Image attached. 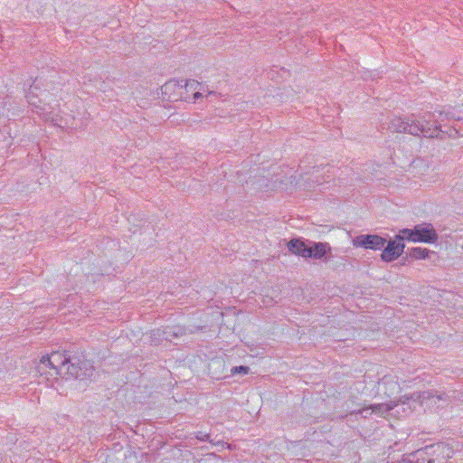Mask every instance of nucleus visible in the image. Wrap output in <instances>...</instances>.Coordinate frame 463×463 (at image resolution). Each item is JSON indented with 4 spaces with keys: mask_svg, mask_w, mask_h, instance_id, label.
<instances>
[{
    "mask_svg": "<svg viewBox=\"0 0 463 463\" xmlns=\"http://www.w3.org/2000/svg\"><path fill=\"white\" fill-rule=\"evenodd\" d=\"M430 117H435V114L427 112L420 119H417L414 115L407 118H394L391 120L389 128L394 132L409 133L417 137L422 135L425 137H438L439 127L429 126Z\"/></svg>",
    "mask_w": 463,
    "mask_h": 463,
    "instance_id": "f257e3e1",
    "label": "nucleus"
},
{
    "mask_svg": "<svg viewBox=\"0 0 463 463\" xmlns=\"http://www.w3.org/2000/svg\"><path fill=\"white\" fill-rule=\"evenodd\" d=\"M94 368L88 361H82L79 356L71 355L70 362L63 370L61 377L66 379L83 380L91 377Z\"/></svg>",
    "mask_w": 463,
    "mask_h": 463,
    "instance_id": "f03ea898",
    "label": "nucleus"
},
{
    "mask_svg": "<svg viewBox=\"0 0 463 463\" xmlns=\"http://www.w3.org/2000/svg\"><path fill=\"white\" fill-rule=\"evenodd\" d=\"M406 401H413L419 402L422 406L428 408H439L445 407L449 404L448 395L445 393L438 394L436 391H424L421 392L412 393L411 396H403Z\"/></svg>",
    "mask_w": 463,
    "mask_h": 463,
    "instance_id": "7ed1b4c3",
    "label": "nucleus"
},
{
    "mask_svg": "<svg viewBox=\"0 0 463 463\" xmlns=\"http://www.w3.org/2000/svg\"><path fill=\"white\" fill-rule=\"evenodd\" d=\"M33 91L26 94L28 103L36 109V112L43 117L46 121H57L59 117V109L52 106L49 102L43 101V104H38L32 97Z\"/></svg>",
    "mask_w": 463,
    "mask_h": 463,
    "instance_id": "20e7f679",
    "label": "nucleus"
},
{
    "mask_svg": "<svg viewBox=\"0 0 463 463\" xmlns=\"http://www.w3.org/2000/svg\"><path fill=\"white\" fill-rule=\"evenodd\" d=\"M353 245L371 250H380L384 247L386 240L376 234L358 235L353 239Z\"/></svg>",
    "mask_w": 463,
    "mask_h": 463,
    "instance_id": "39448f33",
    "label": "nucleus"
},
{
    "mask_svg": "<svg viewBox=\"0 0 463 463\" xmlns=\"http://www.w3.org/2000/svg\"><path fill=\"white\" fill-rule=\"evenodd\" d=\"M427 451L437 460L436 463H444L453 454V449L445 442L429 445L427 446Z\"/></svg>",
    "mask_w": 463,
    "mask_h": 463,
    "instance_id": "423d86ee",
    "label": "nucleus"
},
{
    "mask_svg": "<svg viewBox=\"0 0 463 463\" xmlns=\"http://www.w3.org/2000/svg\"><path fill=\"white\" fill-rule=\"evenodd\" d=\"M404 247V243L395 236L394 240L388 241L382 253V259L387 262L396 260L402 253Z\"/></svg>",
    "mask_w": 463,
    "mask_h": 463,
    "instance_id": "0eeeda50",
    "label": "nucleus"
},
{
    "mask_svg": "<svg viewBox=\"0 0 463 463\" xmlns=\"http://www.w3.org/2000/svg\"><path fill=\"white\" fill-rule=\"evenodd\" d=\"M418 241L433 243L438 240V234L430 223H422L415 226Z\"/></svg>",
    "mask_w": 463,
    "mask_h": 463,
    "instance_id": "6e6552de",
    "label": "nucleus"
},
{
    "mask_svg": "<svg viewBox=\"0 0 463 463\" xmlns=\"http://www.w3.org/2000/svg\"><path fill=\"white\" fill-rule=\"evenodd\" d=\"M46 357H49L47 355H43L41 360L38 362L35 370L36 373L40 376H44L47 381L51 379H57V377L61 376V369H57L52 364H48V361H46Z\"/></svg>",
    "mask_w": 463,
    "mask_h": 463,
    "instance_id": "1a4fd4ad",
    "label": "nucleus"
},
{
    "mask_svg": "<svg viewBox=\"0 0 463 463\" xmlns=\"http://www.w3.org/2000/svg\"><path fill=\"white\" fill-rule=\"evenodd\" d=\"M379 391L383 392L385 396L392 397L400 392L401 387L395 377L385 375L379 382Z\"/></svg>",
    "mask_w": 463,
    "mask_h": 463,
    "instance_id": "9d476101",
    "label": "nucleus"
},
{
    "mask_svg": "<svg viewBox=\"0 0 463 463\" xmlns=\"http://www.w3.org/2000/svg\"><path fill=\"white\" fill-rule=\"evenodd\" d=\"M399 402L405 404L408 402V401H406V398H403L402 396L397 402L391 401L387 403L373 404L369 408L364 409V411L371 410V413L373 412L379 416L384 417L385 415L389 414L391 411H392L398 405Z\"/></svg>",
    "mask_w": 463,
    "mask_h": 463,
    "instance_id": "9b49d317",
    "label": "nucleus"
},
{
    "mask_svg": "<svg viewBox=\"0 0 463 463\" xmlns=\"http://www.w3.org/2000/svg\"><path fill=\"white\" fill-rule=\"evenodd\" d=\"M331 251V246L327 242L308 241L307 258L321 260Z\"/></svg>",
    "mask_w": 463,
    "mask_h": 463,
    "instance_id": "f8f14e48",
    "label": "nucleus"
},
{
    "mask_svg": "<svg viewBox=\"0 0 463 463\" xmlns=\"http://www.w3.org/2000/svg\"><path fill=\"white\" fill-rule=\"evenodd\" d=\"M71 355L70 351H64V353L52 352L48 354L49 357H46V361H48V364H52L57 369H61V374H63V370L70 362Z\"/></svg>",
    "mask_w": 463,
    "mask_h": 463,
    "instance_id": "ddd939ff",
    "label": "nucleus"
},
{
    "mask_svg": "<svg viewBox=\"0 0 463 463\" xmlns=\"http://www.w3.org/2000/svg\"><path fill=\"white\" fill-rule=\"evenodd\" d=\"M435 114V117H430V124L429 126L434 128L435 126L439 127V137H440V133L443 132L441 130V122H443L445 119H455V120H461L462 118L458 115H456V113L452 111H439V116H436V111L433 112Z\"/></svg>",
    "mask_w": 463,
    "mask_h": 463,
    "instance_id": "4468645a",
    "label": "nucleus"
},
{
    "mask_svg": "<svg viewBox=\"0 0 463 463\" xmlns=\"http://www.w3.org/2000/svg\"><path fill=\"white\" fill-rule=\"evenodd\" d=\"M410 463H436V459L427 451V446L411 453L408 457Z\"/></svg>",
    "mask_w": 463,
    "mask_h": 463,
    "instance_id": "2eb2a0df",
    "label": "nucleus"
},
{
    "mask_svg": "<svg viewBox=\"0 0 463 463\" xmlns=\"http://www.w3.org/2000/svg\"><path fill=\"white\" fill-rule=\"evenodd\" d=\"M288 250L296 255L301 256L303 258H307L308 253V244H307L301 239H292L288 242Z\"/></svg>",
    "mask_w": 463,
    "mask_h": 463,
    "instance_id": "dca6fc26",
    "label": "nucleus"
},
{
    "mask_svg": "<svg viewBox=\"0 0 463 463\" xmlns=\"http://www.w3.org/2000/svg\"><path fill=\"white\" fill-rule=\"evenodd\" d=\"M333 169L332 166L329 165H320V166H314L312 170V176L315 178V182L317 184H322L323 182H329V179L331 178V170Z\"/></svg>",
    "mask_w": 463,
    "mask_h": 463,
    "instance_id": "f3484780",
    "label": "nucleus"
},
{
    "mask_svg": "<svg viewBox=\"0 0 463 463\" xmlns=\"http://www.w3.org/2000/svg\"><path fill=\"white\" fill-rule=\"evenodd\" d=\"M397 239H399L402 242L404 240L417 242L418 239L416 238L415 227L413 229H402L400 231L399 234L396 235Z\"/></svg>",
    "mask_w": 463,
    "mask_h": 463,
    "instance_id": "a211bd4d",
    "label": "nucleus"
},
{
    "mask_svg": "<svg viewBox=\"0 0 463 463\" xmlns=\"http://www.w3.org/2000/svg\"><path fill=\"white\" fill-rule=\"evenodd\" d=\"M430 250L425 248L416 247L409 250V256L415 260H424L429 257Z\"/></svg>",
    "mask_w": 463,
    "mask_h": 463,
    "instance_id": "6ab92c4d",
    "label": "nucleus"
},
{
    "mask_svg": "<svg viewBox=\"0 0 463 463\" xmlns=\"http://www.w3.org/2000/svg\"><path fill=\"white\" fill-rule=\"evenodd\" d=\"M35 90H37V88L35 86H32L27 94L33 91L32 97H33V100L42 105L43 102V99H46L48 97V93L46 91H43L41 92V98H39L38 94L35 93Z\"/></svg>",
    "mask_w": 463,
    "mask_h": 463,
    "instance_id": "aec40b11",
    "label": "nucleus"
},
{
    "mask_svg": "<svg viewBox=\"0 0 463 463\" xmlns=\"http://www.w3.org/2000/svg\"><path fill=\"white\" fill-rule=\"evenodd\" d=\"M231 372L232 374H235V373L247 374L250 372V368L248 366H244V365L234 366L232 368Z\"/></svg>",
    "mask_w": 463,
    "mask_h": 463,
    "instance_id": "412c9836",
    "label": "nucleus"
},
{
    "mask_svg": "<svg viewBox=\"0 0 463 463\" xmlns=\"http://www.w3.org/2000/svg\"><path fill=\"white\" fill-rule=\"evenodd\" d=\"M199 86H201L200 82L195 80H189L185 81L184 87L187 90H196Z\"/></svg>",
    "mask_w": 463,
    "mask_h": 463,
    "instance_id": "4be33fe9",
    "label": "nucleus"
},
{
    "mask_svg": "<svg viewBox=\"0 0 463 463\" xmlns=\"http://www.w3.org/2000/svg\"><path fill=\"white\" fill-rule=\"evenodd\" d=\"M195 437L199 440L212 442V440L210 439V435L208 433H203L202 431H198Z\"/></svg>",
    "mask_w": 463,
    "mask_h": 463,
    "instance_id": "5701e85b",
    "label": "nucleus"
},
{
    "mask_svg": "<svg viewBox=\"0 0 463 463\" xmlns=\"http://www.w3.org/2000/svg\"><path fill=\"white\" fill-rule=\"evenodd\" d=\"M201 96H202V94H201L199 91H197V92H195V93L194 94V99H199Z\"/></svg>",
    "mask_w": 463,
    "mask_h": 463,
    "instance_id": "b1692460",
    "label": "nucleus"
},
{
    "mask_svg": "<svg viewBox=\"0 0 463 463\" xmlns=\"http://www.w3.org/2000/svg\"><path fill=\"white\" fill-rule=\"evenodd\" d=\"M170 84H171V82H168V83L165 84L164 88H165V90H166V89H168V88H169V86H170Z\"/></svg>",
    "mask_w": 463,
    "mask_h": 463,
    "instance_id": "393cba45",
    "label": "nucleus"
},
{
    "mask_svg": "<svg viewBox=\"0 0 463 463\" xmlns=\"http://www.w3.org/2000/svg\"><path fill=\"white\" fill-rule=\"evenodd\" d=\"M462 248H463V246H462Z\"/></svg>",
    "mask_w": 463,
    "mask_h": 463,
    "instance_id": "a878e982",
    "label": "nucleus"
}]
</instances>
